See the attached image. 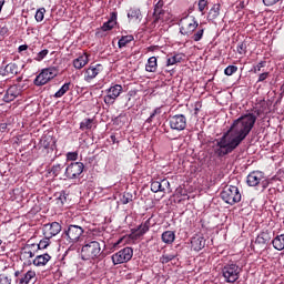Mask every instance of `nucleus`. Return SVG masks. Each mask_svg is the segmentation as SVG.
Segmentation results:
<instances>
[{"label": "nucleus", "instance_id": "nucleus-42", "mask_svg": "<svg viewBox=\"0 0 284 284\" xmlns=\"http://www.w3.org/2000/svg\"><path fill=\"white\" fill-rule=\"evenodd\" d=\"M209 3L210 2L207 0H199V2H197L199 12H202V14H204L205 9L207 8Z\"/></svg>", "mask_w": 284, "mask_h": 284}, {"label": "nucleus", "instance_id": "nucleus-39", "mask_svg": "<svg viewBox=\"0 0 284 284\" xmlns=\"http://www.w3.org/2000/svg\"><path fill=\"white\" fill-rule=\"evenodd\" d=\"M236 72H239V67L236 65H229L224 70L226 77H232V74H236Z\"/></svg>", "mask_w": 284, "mask_h": 284}, {"label": "nucleus", "instance_id": "nucleus-54", "mask_svg": "<svg viewBox=\"0 0 284 284\" xmlns=\"http://www.w3.org/2000/svg\"><path fill=\"white\" fill-rule=\"evenodd\" d=\"M8 32H9L8 27H2V28L0 29V34H1V37H6V34H8Z\"/></svg>", "mask_w": 284, "mask_h": 284}, {"label": "nucleus", "instance_id": "nucleus-18", "mask_svg": "<svg viewBox=\"0 0 284 284\" xmlns=\"http://www.w3.org/2000/svg\"><path fill=\"white\" fill-rule=\"evenodd\" d=\"M88 63H90V54L83 53L73 60V68H75V70H82Z\"/></svg>", "mask_w": 284, "mask_h": 284}, {"label": "nucleus", "instance_id": "nucleus-20", "mask_svg": "<svg viewBox=\"0 0 284 284\" xmlns=\"http://www.w3.org/2000/svg\"><path fill=\"white\" fill-rule=\"evenodd\" d=\"M52 260V256L48 253L36 255L33 260V265L36 267H44V265H48L50 261Z\"/></svg>", "mask_w": 284, "mask_h": 284}, {"label": "nucleus", "instance_id": "nucleus-44", "mask_svg": "<svg viewBox=\"0 0 284 284\" xmlns=\"http://www.w3.org/2000/svg\"><path fill=\"white\" fill-rule=\"evenodd\" d=\"M267 79H270V72L266 71V72L260 73L256 83H265Z\"/></svg>", "mask_w": 284, "mask_h": 284}, {"label": "nucleus", "instance_id": "nucleus-43", "mask_svg": "<svg viewBox=\"0 0 284 284\" xmlns=\"http://www.w3.org/2000/svg\"><path fill=\"white\" fill-rule=\"evenodd\" d=\"M174 258H176V256L174 254H163L160 257V261L165 264V263H170V261H174Z\"/></svg>", "mask_w": 284, "mask_h": 284}, {"label": "nucleus", "instance_id": "nucleus-62", "mask_svg": "<svg viewBox=\"0 0 284 284\" xmlns=\"http://www.w3.org/2000/svg\"><path fill=\"white\" fill-rule=\"evenodd\" d=\"M22 81H23V78H22V77L17 78V82H18V83H21Z\"/></svg>", "mask_w": 284, "mask_h": 284}, {"label": "nucleus", "instance_id": "nucleus-36", "mask_svg": "<svg viewBox=\"0 0 284 284\" xmlns=\"http://www.w3.org/2000/svg\"><path fill=\"white\" fill-rule=\"evenodd\" d=\"M132 41H134V36H122L118 42V45L119 48H125V45H128V43H132Z\"/></svg>", "mask_w": 284, "mask_h": 284}, {"label": "nucleus", "instance_id": "nucleus-15", "mask_svg": "<svg viewBox=\"0 0 284 284\" xmlns=\"http://www.w3.org/2000/svg\"><path fill=\"white\" fill-rule=\"evenodd\" d=\"M42 232L44 236L52 239L61 233V224L59 222L47 223L43 225Z\"/></svg>", "mask_w": 284, "mask_h": 284}, {"label": "nucleus", "instance_id": "nucleus-17", "mask_svg": "<svg viewBox=\"0 0 284 284\" xmlns=\"http://www.w3.org/2000/svg\"><path fill=\"white\" fill-rule=\"evenodd\" d=\"M19 94H21V91H19V87L17 85H11L4 93L2 101H4V103H12V101H14V99H17V97H19Z\"/></svg>", "mask_w": 284, "mask_h": 284}, {"label": "nucleus", "instance_id": "nucleus-40", "mask_svg": "<svg viewBox=\"0 0 284 284\" xmlns=\"http://www.w3.org/2000/svg\"><path fill=\"white\" fill-rule=\"evenodd\" d=\"M61 170H63V164H54V165L51 168L50 173H51L53 176H59V175L61 174Z\"/></svg>", "mask_w": 284, "mask_h": 284}, {"label": "nucleus", "instance_id": "nucleus-14", "mask_svg": "<svg viewBox=\"0 0 284 284\" xmlns=\"http://www.w3.org/2000/svg\"><path fill=\"white\" fill-rule=\"evenodd\" d=\"M103 72V64H91L88 69L84 71V81L87 83H91Z\"/></svg>", "mask_w": 284, "mask_h": 284}, {"label": "nucleus", "instance_id": "nucleus-21", "mask_svg": "<svg viewBox=\"0 0 284 284\" xmlns=\"http://www.w3.org/2000/svg\"><path fill=\"white\" fill-rule=\"evenodd\" d=\"M191 247L194 252H201L205 247V237L196 235L191 239Z\"/></svg>", "mask_w": 284, "mask_h": 284}, {"label": "nucleus", "instance_id": "nucleus-33", "mask_svg": "<svg viewBox=\"0 0 284 284\" xmlns=\"http://www.w3.org/2000/svg\"><path fill=\"white\" fill-rule=\"evenodd\" d=\"M70 85H72L71 82L64 83L55 93L54 99H61L67 92L70 91Z\"/></svg>", "mask_w": 284, "mask_h": 284}, {"label": "nucleus", "instance_id": "nucleus-32", "mask_svg": "<svg viewBox=\"0 0 284 284\" xmlns=\"http://www.w3.org/2000/svg\"><path fill=\"white\" fill-rule=\"evenodd\" d=\"M181 61H183V54H174L173 57L168 58L166 67L170 68V65H176V63H181Z\"/></svg>", "mask_w": 284, "mask_h": 284}, {"label": "nucleus", "instance_id": "nucleus-16", "mask_svg": "<svg viewBox=\"0 0 284 284\" xmlns=\"http://www.w3.org/2000/svg\"><path fill=\"white\" fill-rule=\"evenodd\" d=\"M21 72L19 64L16 62L8 63L6 67L0 68V75L1 77H17Z\"/></svg>", "mask_w": 284, "mask_h": 284}, {"label": "nucleus", "instance_id": "nucleus-55", "mask_svg": "<svg viewBox=\"0 0 284 284\" xmlns=\"http://www.w3.org/2000/svg\"><path fill=\"white\" fill-rule=\"evenodd\" d=\"M26 50H28V44H21V45L18 48V52H19V53L26 52Z\"/></svg>", "mask_w": 284, "mask_h": 284}, {"label": "nucleus", "instance_id": "nucleus-41", "mask_svg": "<svg viewBox=\"0 0 284 284\" xmlns=\"http://www.w3.org/2000/svg\"><path fill=\"white\" fill-rule=\"evenodd\" d=\"M49 53L50 51L48 49H43L42 51L37 53V55L34 57V61H43V59H45Z\"/></svg>", "mask_w": 284, "mask_h": 284}, {"label": "nucleus", "instance_id": "nucleus-27", "mask_svg": "<svg viewBox=\"0 0 284 284\" xmlns=\"http://www.w3.org/2000/svg\"><path fill=\"white\" fill-rule=\"evenodd\" d=\"M161 239L166 245H172L176 240V234L174 231H165L162 233Z\"/></svg>", "mask_w": 284, "mask_h": 284}, {"label": "nucleus", "instance_id": "nucleus-37", "mask_svg": "<svg viewBox=\"0 0 284 284\" xmlns=\"http://www.w3.org/2000/svg\"><path fill=\"white\" fill-rule=\"evenodd\" d=\"M34 19L38 23H41V21H43V19H45V8H40L37 10Z\"/></svg>", "mask_w": 284, "mask_h": 284}, {"label": "nucleus", "instance_id": "nucleus-38", "mask_svg": "<svg viewBox=\"0 0 284 284\" xmlns=\"http://www.w3.org/2000/svg\"><path fill=\"white\" fill-rule=\"evenodd\" d=\"M236 50L237 54H241L242 57H244V54H247V42H240Z\"/></svg>", "mask_w": 284, "mask_h": 284}, {"label": "nucleus", "instance_id": "nucleus-22", "mask_svg": "<svg viewBox=\"0 0 284 284\" xmlns=\"http://www.w3.org/2000/svg\"><path fill=\"white\" fill-rule=\"evenodd\" d=\"M168 12L165 11H156L153 12V21L151 22V28H156L159 23H164V21H168V18L165 17Z\"/></svg>", "mask_w": 284, "mask_h": 284}, {"label": "nucleus", "instance_id": "nucleus-59", "mask_svg": "<svg viewBox=\"0 0 284 284\" xmlns=\"http://www.w3.org/2000/svg\"><path fill=\"white\" fill-rule=\"evenodd\" d=\"M110 139L112 143H119V141H116V135H111Z\"/></svg>", "mask_w": 284, "mask_h": 284}, {"label": "nucleus", "instance_id": "nucleus-8", "mask_svg": "<svg viewBox=\"0 0 284 284\" xmlns=\"http://www.w3.org/2000/svg\"><path fill=\"white\" fill-rule=\"evenodd\" d=\"M241 272L242 268L237 264L230 263L222 268V276L225 283H236L241 278Z\"/></svg>", "mask_w": 284, "mask_h": 284}, {"label": "nucleus", "instance_id": "nucleus-61", "mask_svg": "<svg viewBox=\"0 0 284 284\" xmlns=\"http://www.w3.org/2000/svg\"><path fill=\"white\" fill-rule=\"evenodd\" d=\"M158 47H149V51L150 52H154V50H156Z\"/></svg>", "mask_w": 284, "mask_h": 284}, {"label": "nucleus", "instance_id": "nucleus-35", "mask_svg": "<svg viewBox=\"0 0 284 284\" xmlns=\"http://www.w3.org/2000/svg\"><path fill=\"white\" fill-rule=\"evenodd\" d=\"M50 239L48 236H44V239H42L39 244H31L33 247H37V252H39V250H45L48 248V246L50 245Z\"/></svg>", "mask_w": 284, "mask_h": 284}, {"label": "nucleus", "instance_id": "nucleus-29", "mask_svg": "<svg viewBox=\"0 0 284 284\" xmlns=\"http://www.w3.org/2000/svg\"><path fill=\"white\" fill-rule=\"evenodd\" d=\"M128 19L141 22V20L143 19V14H141V9L131 8L128 12Z\"/></svg>", "mask_w": 284, "mask_h": 284}, {"label": "nucleus", "instance_id": "nucleus-34", "mask_svg": "<svg viewBox=\"0 0 284 284\" xmlns=\"http://www.w3.org/2000/svg\"><path fill=\"white\" fill-rule=\"evenodd\" d=\"M94 128V119L87 118L80 123V130H92Z\"/></svg>", "mask_w": 284, "mask_h": 284}, {"label": "nucleus", "instance_id": "nucleus-3", "mask_svg": "<svg viewBox=\"0 0 284 284\" xmlns=\"http://www.w3.org/2000/svg\"><path fill=\"white\" fill-rule=\"evenodd\" d=\"M246 184L248 187H262V192H265L270 187V179H266L265 172L263 171H252L246 176Z\"/></svg>", "mask_w": 284, "mask_h": 284}, {"label": "nucleus", "instance_id": "nucleus-50", "mask_svg": "<svg viewBox=\"0 0 284 284\" xmlns=\"http://www.w3.org/2000/svg\"><path fill=\"white\" fill-rule=\"evenodd\" d=\"M129 239H131L132 241H136L141 239V235H139V232L136 231V229H133L131 230V234L129 235Z\"/></svg>", "mask_w": 284, "mask_h": 284}, {"label": "nucleus", "instance_id": "nucleus-46", "mask_svg": "<svg viewBox=\"0 0 284 284\" xmlns=\"http://www.w3.org/2000/svg\"><path fill=\"white\" fill-rule=\"evenodd\" d=\"M266 63L267 62H265V61H261L255 67H253L254 74H258V72H261V70H263V68H265Z\"/></svg>", "mask_w": 284, "mask_h": 284}, {"label": "nucleus", "instance_id": "nucleus-56", "mask_svg": "<svg viewBox=\"0 0 284 284\" xmlns=\"http://www.w3.org/2000/svg\"><path fill=\"white\" fill-rule=\"evenodd\" d=\"M8 123H0V132H7Z\"/></svg>", "mask_w": 284, "mask_h": 284}, {"label": "nucleus", "instance_id": "nucleus-53", "mask_svg": "<svg viewBox=\"0 0 284 284\" xmlns=\"http://www.w3.org/2000/svg\"><path fill=\"white\" fill-rule=\"evenodd\" d=\"M156 114L154 112L151 113V115L146 119V123L152 124V121L156 119Z\"/></svg>", "mask_w": 284, "mask_h": 284}, {"label": "nucleus", "instance_id": "nucleus-63", "mask_svg": "<svg viewBox=\"0 0 284 284\" xmlns=\"http://www.w3.org/2000/svg\"><path fill=\"white\" fill-rule=\"evenodd\" d=\"M199 110H200L199 106H195V109H194V111H195L194 114H199Z\"/></svg>", "mask_w": 284, "mask_h": 284}, {"label": "nucleus", "instance_id": "nucleus-24", "mask_svg": "<svg viewBox=\"0 0 284 284\" xmlns=\"http://www.w3.org/2000/svg\"><path fill=\"white\" fill-rule=\"evenodd\" d=\"M220 14H221V4L220 3L213 4V7L210 9L207 13V21H216Z\"/></svg>", "mask_w": 284, "mask_h": 284}, {"label": "nucleus", "instance_id": "nucleus-6", "mask_svg": "<svg viewBox=\"0 0 284 284\" xmlns=\"http://www.w3.org/2000/svg\"><path fill=\"white\" fill-rule=\"evenodd\" d=\"M37 257V246L32 244H27L20 250L19 258L23 267H30L34 264V258Z\"/></svg>", "mask_w": 284, "mask_h": 284}, {"label": "nucleus", "instance_id": "nucleus-11", "mask_svg": "<svg viewBox=\"0 0 284 284\" xmlns=\"http://www.w3.org/2000/svg\"><path fill=\"white\" fill-rule=\"evenodd\" d=\"M169 125L171 130H175V132H183L185 128H187V116L185 114H175L169 118Z\"/></svg>", "mask_w": 284, "mask_h": 284}, {"label": "nucleus", "instance_id": "nucleus-28", "mask_svg": "<svg viewBox=\"0 0 284 284\" xmlns=\"http://www.w3.org/2000/svg\"><path fill=\"white\" fill-rule=\"evenodd\" d=\"M270 241H272L270 231H263L257 235L255 243H258V245H265V243H270Z\"/></svg>", "mask_w": 284, "mask_h": 284}, {"label": "nucleus", "instance_id": "nucleus-26", "mask_svg": "<svg viewBox=\"0 0 284 284\" xmlns=\"http://www.w3.org/2000/svg\"><path fill=\"white\" fill-rule=\"evenodd\" d=\"M272 245H273L274 250H277V252H283V250H284V234H280V235L275 236L272 240Z\"/></svg>", "mask_w": 284, "mask_h": 284}, {"label": "nucleus", "instance_id": "nucleus-57", "mask_svg": "<svg viewBox=\"0 0 284 284\" xmlns=\"http://www.w3.org/2000/svg\"><path fill=\"white\" fill-rule=\"evenodd\" d=\"M42 145H43V148H45V149H48V148H50V142H48V140H42Z\"/></svg>", "mask_w": 284, "mask_h": 284}, {"label": "nucleus", "instance_id": "nucleus-13", "mask_svg": "<svg viewBox=\"0 0 284 284\" xmlns=\"http://www.w3.org/2000/svg\"><path fill=\"white\" fill-rule=\"evenodd\" d=\"M123 92V87L121 84H115L108 89V94L103 98L105 105H114V101L121 97Z\"/></svg>", "mask_w": 284, "mask_h": 284}, {"label": "nucleus", "instance_id": "nucleus-45", "mask_svg": "<svg viewBox=\"0 0 284 284\" xmlns=\"http://www.w3.org/2000/svg\"><path fill=\"white\" fill-rule=\"evenodd\" d=\"M151 192H161V182L159 181H152L151 182Z\"/></svg>", "mask_w": 284, "mask_h": 284}, {"label": "nucleus", "instance_id": "nucleus-60", "mask_svg": "<svg viewBox=\"0 0 284 284\" xmlns=\"http://www.w3.org/2000/svg\"><path fill=\"white\" fill-rule=\"evenodd\" d=\"M3 6H6V0H0V12L3 10Z\"/></svg>", "mask_w": 284, "mask_h": 284}, {"label": "nucleus", "instance_id": "nucleus-64", "mask_svg": "<svg viewBox=\"0 0 284 284\" xmlns=\"http://www.w3.org/2000/svg\"><path fill=\"white\" fill-rule=\"evenodd\" d=\"M19 274H21V272H19V271H16V272H14V276H16V277H18Z\"/></svg>", "mask_w": 284, "mask_h": 284}, {"label": "nucleus", "instance_id": "nucleus-12", "mask_svg": "<svg viewBox=\"0 0 284 284\" xmlns=\"http://www.w3.org/2000/svg\"><path fill=\"white\" fill-rule=\"evenodd\" d=\"M83 170H85L83 162H72L67 166L64 176L70 180L79 179L83 174Z\"/></svg>", "mask_w": 284, "mask_h": 284}, {"label": "nucleus", "instance_id": "nucleus-49", "mask_svg": "<svg viewBox=\"0 0 284 284\" xmlns=\"http://www.w3.org/2000/svg\"><path fill=\"white\" fill-rule=\"evenodd\" d=\"M79 159L78 152H69L67 153V161H77Z\"/></svg>", "mask_w": 284, "mask_h": 284}, {"label": "nucleus", "instance_id": "nucleus-19", "mask_svg": "<svg viewBox=\"0 0 284 284\" xmlns=\"http://www.w3.org/2000/svg\"><path fill=\"white\" fill-rule=\"evenodd\" d=\"M116 17L118 13L115 11L111 12L110 19L104 22L101 27L102 32H110V30H114V26H116Z\"/></svg>", "mask_w": 284, "mask_h": 284}, {"label": "nucleus", "instance_id": "nucleus-1", "mask_svg": "<svg viewBox=\"0 0 284 284\" xmlns=\"http://www.w3.org/2000/svg\"><path fill=\"white\" fill-rule=\"evenodd\" d=\"M256 114L247 113L239 119L234 120L227 132H231L232 139L227 140V134L225 133L222 138L216 140V146L214 148V154L220 159L232 154L247 139L250 132H252L256 123Z\"/></svg>", "mask_w": 284, "mask_h": 284}, {"label": "nucleus", "instance_id": "nucleus-48", "mask_svg": "<svg viewBox=\"0 0 284 284\" xmlns=\"http://www.w3.org/2000/svg\"><path fill=\"white\" fill-rule=\"evenodd\" d=\"M123 205H128V203H132V194L131 193H124L122 197Z\"/></svg>", "mask_w": 284, "mask_h": 284}, {"label": "nucleus", "instance_id": "nucleus-5", "mask_svg": "<svg viewBox=\"0 0 284 284\" xmlns=\"http://www.w3.org/2000/svg\"><path fill=\"white\" fill-rule=\"evenodd\" d=\"M221 199L229 205H236V203H241L242 195L239 186L226 185L221 192Z\"/></svg>", "mask_w": 284, "mask_h": 284}, {"label": "nucleus", "instance_id": "nucleus-52", "mask_svg": "<svg viewBox=\"0 0 284 284\" xmlns=\"http://www.w3.org/2000/svg\"><path fill=\"white\" fill-rule=\"evenodd\" d=\"M161 184V192H165V190L170 187V181H168L166 179L162 180L160 182Z\"/></svg>", "mask_w": 284, "mask_h": 284}, {"label": "nucleus", "instance_id": "nucleus-25", "mask_svg": "<svg viewBox=\"0 0 284 284\" xmlns=\"http://www.w3.org/2000/svg\"><path fill=\"white\" fill-rule=\"evenodd\" d=\"M68 196L69 194L65 191H60L55 193V204L58 207H63L65 203H68Z\"/></svg>", "mask_w": 284, "mask_h": 284}, {"label": "nucleus", "instance_id": "nucleus-47", "mask_svg": "<svg viewBox=\"0 0 284 284\" xmlns=\"http://www.w3.org/2000/svg\"><path fill=\"white\" fill-rule=\"evenodd\" d=\"M0 284H12V277L6 274H0Z\"/></svg>", "mask_w": 284, "mask_h": 284}, {"label": "nucleus", "instance_id": "nucleus-58", "mask_svg": "<svg viewBox=\"0 0 284 284\" xmlns=\"http://www.w3.org/2000/svg\"><path fill=\"white\" fill-rule=\"evenodd\" d=\"M153 113H155V115L160 116V114H161V108L154 109Z\"/></svg>", "mask_w": 284, "mask_h": 284}, {"label": "nucleus", "instance_id": "nucleus-23", "mask_svg": "<svg viewBox=\"0 0 284 284\" xmlns=\"http://www.w3.org/2000/svg\"><path fill=\"white\" fill-rule=\"evenodd\" d=\"M30 281H37L36 270H29L21 278H19L18 284H29Z\"/></svg>", "mask_w": 284, "mask_h": 284}, {"label": "nucleus", "instance_id": "nucleus-10", "mask_svg": "<svg viewBox=\"0 0 284 284\" xmlns=\"http://www.w3.org/2000/svg\"><path fill=\"white\" fill-rule=\"evenodd\" d=\"M84 232L85 230H83V227L71 224L68 226V230L64 231V235L69 243H79V241H81V239L83 237Z\"/></svg>", "mask_w": 284, "mask_h": 284}, {"label": "nucleus", "instance_id": "nucleus-9", "mask_svg": "<svg viewBox=\"0 0 284 284\" xmlns=\"http://www.w3.org/2000/svg\"><path fill=\"white\" fill-rule=\"evenodd\" d=\"M134 256V250L126 246L111 256L113 265H122V263H129Z\"/></svg>", "mask_w": 284, "mask_h": 284}, {"label": "nucleus", "instance_id": "nucleus-2", "mask_svg": "<svg viewBox=\"0 0 284 284\" xmlns=\"http://www.w3.org/2000/svg\"><path fill=\"white\" fill-rule=\"evenodd\" d=\"M180 34L190 37L192 41L199 42L205 34L203 23L199 24V20L194 16H185L179 22Z\"/></svg>", "mask_w": 284, "mask_h": 284}, {"label": "nucleus", "instance_id": "nucleus-7", "mask_svg": "<svg viewBox=\"0 0 284 284\" xmlns=\"http://www.w3.org/2000/svg\"><path fill=\"white\" fill-rule=\"evenodd\" d=\"M59 70L54 67H50L47 69H42L41 72L36 77L33 84L38 88H41V85H45L47 83H50L52 79L58 77Z\"/></svg>", "mask_w": 284, "mask_h": 284}, {"label": "nucleus", "instance_id": "nucleus-31", "mask_svg": "<svg viewBox=\"0 0 284 284\" xmlns=\"http://www.w3.org/2000/svg\"><path fill=\"white\" fill-rule=\"evenodd\" d=\"M150 219H148L144 223H141L136 229L135 232H138L139 236H145L148 232H150Z\"/></svg>", "mask_w": 284, "mask_h": 284}, {"label": "nucleus", "instance_id": "nucleus-51", "mask_svg": "<svg viewBox=\"0 0 284 284\" xmlns=\"http://www.w3.org/2000/svg\"><path fill=\"white\" fill-rule=\"evenodd\" d=\"M163 0H159L158 3L154 6V11L153 12H163Z\"/></svg>", "mask_w": 284, "mask_h": 284}, {"label": "nucleus", "instance_id": "nucleus-30", "mask_svg": "<svg viewBox=\"0 0 284 284\" xmlns=\"http://www.w3.org/2000/svg\"><path fill=\"white\" fill-rule=\"evenodd\" d=\"M159 69V62L156 61V57H151L148 59V62L145 64V71L146 72H156Z\"/></svg>", "mask_w": 284, "mask_h": 284}, {"label": "nucleus", "instance_id": "nucleus-4", "mask_svg": "<svg viewBox=\"0 0 284 284\" xmlns=\"http://www.w3.org/2000/svg\"><path fill=\"white\" fill-rule=\"evenodd\" d=\"M81 256L83 261H94L101 256V244L98 241H85L82 246Z\"/></svg>", "mask_w": 284, "mask_h": 284}]
</instances>
